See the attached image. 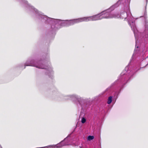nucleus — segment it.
I'll use <instances>...</instances> for the list:
<instances>
[{
	"mask_svg": "<svg viewBox=\"0 0 148 148\" xmlns=\"http://www.w3.org/2000/svg\"><path fill=\"white\" fill-rule=\"evenodd\" d=\"M48 96L53 99L60 97L65 100H71L73 103L79 108H81L79 117H82L81 122L84 124L86 123V119L84 116L86 113L92 111L98 112L99 108L94 104L95 103H97L101 100V95L95 97L91 99L90 98H84L81 97L76 94L65 95L61 94L58 89L53 87L51 89L49 95Z\"/></svg>",
	"mask_w": 148,
	"mask_h": 148,
	"instance_id": "f257e3e1",
	"label": "nucleus"
},
{
	"mask_svg": "<svg viewBox=\"0 0 148 148\" xmlns=\"http://www.w3.org/2000/svg\"><path fill=\"white\" fill-rule=\"evenodd\" d=\"M29 12L35 20L41 21L46 24H49L51 27L47 32V35L54 38L56 32L63 26H69L83 22V18L70 20H61L48 17L38 10H29Z\"/></svg>",
	"mask_w": 148,
	"mask_h": 148,
	"instance_id": "f03ea898",
	"label": "nucleus"
},
{
	"mask_svg": "<svg viewBox=\"0 0 148 148\" xmlns=\"http://www.w3.org/2000/svg\"><path fill=\"white\" fill-rule=\"evenodd\" d=\"M26 66L36 67L39 69H44L45 74L48 75L52 79L54 78V71L50 62L49 50L47 49L42 55L33 54L28 58L26 62L20 63L16 67L22 70L25 69Z\"/></svg>",
	"mask_w": 148,
	"mask_h": 148,
	"instance_id": "7ed1b4c3",
	"label": "nucleus"
},
{
	"mask_svg": "<svg viewBox=\"0 0 148 148\" xmlns=\"http://www.w3.org/2000/svg\"><path fill=\"white\" fill-rule=\"evenodd\" d=\"M128 69L127 67L125 68L118 77V79L103 93V96H105L106 94L110 95L108 99V104H111L112 101L115 103L121 91L131 79V76L133 74L130 73V71L127 70Z\"/></svg>",
	"mask_w": 148,
	"mask_h": 148,
	"instance_id": "20e7f679",
	"label": "nucleus"
},
{
	"mask_svg": "<svg viewBox=\"0 0 148 148\" xmlns=\"http://www.w3.org/2000/svg\"><path fill=\"white\" fill-rule=\"evenodd\" d=\"M113 10H109V15L111 16V17H110V18H120L121 19H124L125 20L126 19L128 21V24L131 27L132 30L133 32L136 40L134 49V53H135L137 51H138V50L139 48V46L137 45L138 40H137V38L142 36V34L144 32V31L143 33H141L139 32L138 30L135 25V20L130 12V10H123L121 12L120 14L119 13L112 14V12Z\"/></svg>",
	"mask_w": 148,
	"mask_h": 148,
	"instance_id": "39448f33",
	"label": "nucleus"
},
{
	"mask_svg": "<svg viewBox=\"0 0 148 148\" xmlns=\"http://www.w3.org/2000/svg\"><path fill=\"white\" fill-rule=\"evenodd\" d=\"M104 10L100 13L92 16L82 17L83 21L87 22L89 21H95L102 18H109L111 16L109 15V10Z\"/></svg>",
	"mask_w": 148,
	"mask_h": 148,
	"instance_id": "423d86ee",
	"label": "nucleus"
},
{
	"mask_svg": "<svg viewBox=\"0 0 148 148\" xmlns=\"http://www.w3.org/2000/svg\"><path fill=\"white\" fill-rule=\"evenodd\" d=\"M23 3L27 4L28 8L30 9H36L34 7L30 4L28 3V2L26 0H21Z\"/></svg>",
	"mask_w": 148,
	"mask_h": 148,
	"instance_id": "0eeeda50",
	"label": "nucleus"
},
{
	"mask_svg": "<svg viewBox=\"0 0 148 148\" xmlns=\"http://www.w3.org/2000/svg\"><path fill=\"white\" fill-rule=\"evenodd\" d=\"M121 0H119L115 4L111 6L110 8L107 9H114L119 5L120 1Z\"/></svg>",
	"mask_w": 148,
	"mask_h": 148,
	"instance_id": "6e6552de",
	"label": "nucleus"
},
{
	"mask_svg": "<svg viewBox=\"0 0 148 148\" xmlns=\"http://www.w3.org/2000/svg\"><path fill=\"white\" fill-rule=\"evenodd\" d=\"M94 138V136H93L89 135L87 139L88 140H91L93 139Z\"/></svg>",
	"mask_w": 148,
	"mask_h": 148,
	"instance_id": "1a4fd4ad",
	"label": "nucleus"
},
{
	"mask_svg": "<svg viewBox=\"0 0 148 148\" xmlns=\"http://www.w3.org/2000/svg\"><path fill=\"white\" fill-rule=\"evenodd\" d=\"M106 114V113H105L104 116L101 118V123L103 122L104 119V116H105V115Z\"/></svg>",
	"mask_w": 148,
	"mask_h": 148,
	"instance_id": "9d476101",
	"label": "nucleus"
},
{
	"mask_svg": "<svg viewBox=\"0 0 148 148\" xmlns=\"http://www.w3.org/2000/svg\"><path fill=\"white\" fill-rule=\"evenodd\" d=\"M0 148H2V147L1 146V145H0Z\"/></svg>",
	"mask_w": 148,
	"mask_h": 148,
	"instance_id": "9b49d317",
	"label": "nucleus"
},
{
	"mask_svg": "<svg viewBox=\"0 0 148 148\" xmlns=\"http://www.w3.org/2000/svg\"><path fill=\"white\" fill-rule=\"evenodd\" d=\"M79 147H80V148H82V147L81 146H79Z\"/></svg>",
	"mask_w": 148,
	"mask_h": 148,
	"instance_id": "f8f14e48",
	"label": "nucleus"
},
{
	"mask_svg": "<svg viewBox=\"0 0 148 148\" xmlns=\"http://www.w3.org/2000/svg\"><path fill=\"white\" fill-rule=\"evenodd\" d=\"M127 9H129V8H128Z\"/></svg>",
	"mask_w": 148,
	"mask_h": 148,
	"instance_id": "ddd939ff",
	"label": "nucleus"
}]
</instances>
